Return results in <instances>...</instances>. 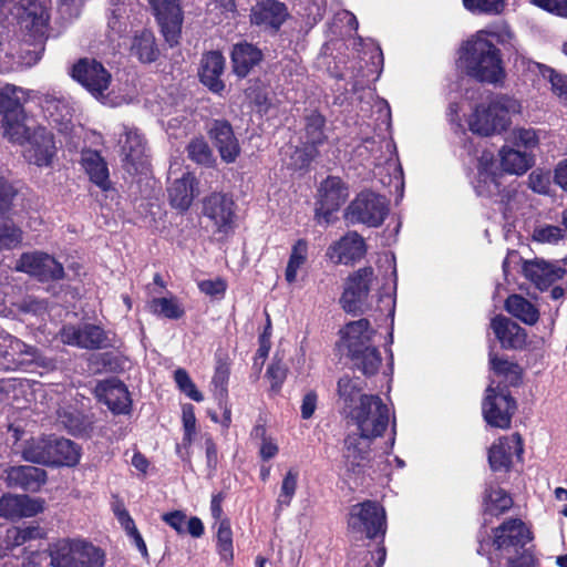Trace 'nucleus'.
<instances>
[{
  "label": "nucleus",
  "mask_w": 567,
  "mask_h": 567,
  "mask_svg": "<svg viewBox=\"0 0 567 567\" xmlns=\"http://www.w3.org/2000/svg\"><path fill=\"white\" fill-rule=\"evenodd\" d=\"M53 567H103L104 553L82 539H61L51 550Z\"/></svg>",
  "instance_id": "nucleus-8"
},
{
  "label": "nucleus",
  "mask_w": 567,
  "mask_h": 567,
  "mask_svg": "<svg viewBox=\"0 0 567 567\" xmlns=\"http://www.w3.org/2000/svg\"><path fill=\"white\" fill-rule=\"evenodd\" d=\"M481 30L463 43L458 52V64L464 72L480 82L497 83L504 76L501 51Z\"/></svg>",
  "instance_id": "nucleus-2"
},
{
  "label": "nucleus",
  "mask_w": 567,
  "mask_h": 567,
  "mask_svg": "<svg viewBox=\"0 0 567 567\" xmlns=\"http://www.w3.org/2000/svg\"><path fill=\"white\" fill-rule=\"evenodd\" d=\"M33 367L53 369L52 360L42 357L38 350L10 336L0 334V369L6 371L32 370Z\"/></svg>",
  "instance_id": "nucleus-9"
},
{
  "label": "nucleus",
  "mask_w": 567,
  "mask_h": 567,
  "mask_svg": "<svg viewBox=\"0 0 567 567\" xmlns=\"http://www.w3.org/2000/svg\"><path fill=\"white\" fill-rule=\"evenodd\" d=\"M386 551L382 544H378L374 550H364L362 557L351 559L352 567H382L385 560Z\"/></svg>",
  "instance_id": "nucleus-56"
},
{
  "label": "nucleus",
  "mask_w": 567,
  "mask_h": 567,
  "mask_svg": "<svg viewBox=\"0 0 567 567\" xmlns=\"http://www.w3.org/2000/svg\"><path fill=\"white\" fill-rule=\"evenodd\" d=\"M204 215L214 223L218 233L228 234L234 227L235 203L226 194H212L204 202Z\"/></svg>",
  "instance_id": "nucleus-22"
},
{
  "label": "nucleus",
  "mask_w": 567,
  "mask_h": 567,
  "mask_svg": "<svg viewBox=\"0 0 567 567\" xmlns=\"http://www.w3.org/2000/svg\"><path fill=\"white\" fill-rule=\"evenodd\" d=\"M16 269L27 272L40 281L58 280L64 275L63 266L44 252L23 254L18 260Z\"/></svg>",
  "instance_id": "nucleus-20"
},
{
  "label": "nucleus",
  "mask_w": 567,
  "mask_h": 567,
  "mask_svg": "<svg viewBox=\"0 0 567 567\" xmlns=\"http://www.w3.org/2000/svg\"><path fill=\"white\" fill-rule=\"evenodd\" d=\"M381 336L370 326V321H349L340 330L338 349L344 352L352 365L365 375L378 372L381 355L377 349Z\"/></svg>",
  "instance_id": "nucleus-3"
},
{
  "label": "nucleus",
  "mask_w": 567,
  "mask_h": 567,
  "mask_svg": "<svg viewBox=\"0 0 567 567\" xmlns=\"http://www.w3.org/2000/svg\"><path fill=\"white\" fill-rule=\"evenodd\" d=\"M10 2H13L10 13L16 19L21 32L24 33V41H30L33 47L21 51V62L27 66H32L41 59L44 50L43 41L49 22V0H10Z\"/></svg>",
  "instance_id": "nucleus-4"
},
{
  "label": "nucleus",
  "mask_w": 567,
  "mask_h": 567,
  "mask_svg": "<svg viewBox=\"0 0 567 567\" xmlns=\"http://www.w3.org/2000/svg\"><path fill=\"white\" fill-rule=\"evenodd\" d=\"M261 51L255 45L247 42L236 44L231 51L234 72L245 78L261 61Z\"/></svg>",
  "instance_id": "nucleus-41"
},
{
  "label": "nucleus",
  "mask_w": 567,
  "mask_h": 567,
  "mask_svg": "<svg viewBox=\"0 0 567 567\" xmlns=\"http://www.w3.org/2000/svg\"><path fill=\"white\" fill-rule=\"evenodd\" d=\"M362 390L363 382L360 378L343 375L338 380V400L347 416H349L350 410L355 409L360 404V398L365 395L362 393Z\"/></svg>",
  "instance_id": "nucleus-38"
},
{
  "label": "nucleus",
  "mask_w": 567,
  "mask_h": 567,
  "mask_svg": "<svg viewBox=\"0 0 567 567\" xmlns=\"http://www.w3.org/2000/svg\"><path fill=\"white\" fill-rule=\"evenodd\" d=\"M519 68L534 82L536 80L539 81L540 79L545 80L547 78V75L550 74L549 72L551 69L545 64L528 60L526 58L520 59Z\"/></svg>",
  "instance_id": "nucleus-62"
},
{
  "label": "nucleus",
  "mask_w": 567,
  "mask_h": 567,
  "mask_svg": "<svg viewBox=\"0 0 567 567\" xmlns=\"http://www.w3.org/2000/svg\"><path fill=\"white\" fill-rule=\"evenodd\" d=\"M2 134L10 142L23 145L32 130L25 125V114L1 116Z\"/></svg>",
  "instance_id": "nucleus-46"
},
{
  "label": "nucleus",
  "mask_w": 567,
  "mask_h": 567,
  "mask_svg": "<svg viewBox=\"0 0 567 567\" xmlns=\"http://www.w3.org/2000/svg\"><path fill=\"white\" fill-rule=\"evenodd\" d=\"M365 252L364 239L358 233L349 231L328 248L327 256L336 264L348 265L361 259Z\"/></svg>",
  "instance_id": "nucleus-28"
},
{
  "label": "nucleus",
  "mask_w": 567,
  "mask_h": 567,
  "mask_svg": "<svg viewBox=\"0 0 567 567\" xmlns=\"http://www.w3.org/2000/svg\"><path fill=\"white\" fill-rule=\"evenodd\" d=\"M482 411L488 425L508 429L516 411V402L504 388L499 384L495 388L492 381L486 389Z\"/></svg>",
  "instance_id": "nucleus-13"
},
{
  "label": "nucleus",
  "mask_w": 567,
  "mask_h": 567,
  "mask_svg": "<svg viewBox=\"0 0 567 567\" xmlns=\"http://www.w3.org/2000/svg\"><path fill=\"white\" fill-rule=\"evenodd\" d=\"M350 533L362 538H382L386 532L384 508L377 502L365 501L351 506L348 519Z\"/></svg>",
  "instance_id": "nucleus-10"
},
{
  "label": "nucleus",
  "mask_w": 567,
  "mask_h": 567,
  "mask_svg": "<svg viewBox=\"0 0 567 567\" xmlns=\"http://www.w3.org/2000/svg\"><path fill=\"white\" fill-rule=\"evenodd\" d=\"M58 422L73 435H80L91 429L92 421L73 406H61L56 410Z\"/></svg>",
  "instance_id": "nucleus-45"
},
{
  "label": "nucleus",
  "mask_w": 567,
  "mask_h": 567,
  "mask_svg": "<svg viewBox=\"0 0 567 567\" xmlns=\"http://www.w3.org/2000/svg\"><path fill=\"white\" fill-rule=\"evenodd\" d=\"M147 2L161 25L166 42L171 47L177 44L184 20L181 0H147Z\"/></svg>",
  "instance_id": "nucleus-18"
},
{
  "label": "nucleus",
  "mask_w": 567,
  "mask_h": 567,
  "mask_svg": "<svg viewBox=\"0 0 567 567\" xmlns=\"http://www.w3.org/2000/svg\"><path fill=\"white\" fill-rule=\"evenodd\" d=\"M563 237L561 228L554 225H539L533 231V239L542 244H557Z\"/></svg>",
  "instance_id": "nucleus-58"
},
{
  "label": "nucleus",
  "mask_w": 567,
  "mask_h": 567,
  "mask_svg": "<svg viewBox=\"0 0 567 567\" xmlns=\"http://www.w3.org/2000/svg\"><path fill=\"white\" fill-rule=\"evenodd\" d=\"M208 135L221 159L234 163L240 153V146L231 125L225 120H214L209 123Z\"/></svg>",
  "instance_id": "nucleus-26"
},
{
  "label": "nucleus",
  "mask_w": 567,
  "mask_h": 567,
  "mask_svg": "<svg viewBox=\"0 0 567 567\" xmlns=\"http://www.w3.org/2000/svg\"><path fill=\"white\" fill-rule=\"evenodd\" d=\"M40 105L49 120L59 132L69 134L73 128V109L64 97L44 95Z\"/></svg>",
  "instance_id": "nucleus-29"
},
{
  "label": "nucleus",
  "mask_w": 567,
  "mask_h": 567,
  "mask_svg": "<svg viewBox=\"0 0 567 567\" xmlns=\"http://www.w3.org/2000/svg\"><path fill=\"white\" fill-rule=\"evenodd\" d=\"M188 156L196 163L208 165L212 163V151L208 144L202 140L197 138L189 143L187 146Z\"/></svg>",
  "instance_id": "nucleus-59"
},
{
  "label": "nucleus",
  "mask_w": 567,
  "mask_h": 567,
  "mask_svg": "<svg viewBox=\"0 0 567 567\" xmlns=\"http://www.w3.org/2000/svg\"><path fill=\"white\" fill-rule=\"evenodd\" d=\"M60 337L63 343L86 349L103 348L107 340L103 329L95 324L65 326Z\"/></svg>",
  "instance_id": "nucleus-24"
},
{
  "label": "nucleus",
  "mask_w": 567,
  "mask_h": 567,
  "mask_svg": "<svg viewBox=\"0 0 567 567\" xmlns=\"http://www.w3.org/2000/svg\"><path fill=\"white\" fill-rule=\"evenodd\" d=\"M374 281L371 267H364L351 275L346 284L340 302L344 311L352 316L363 312L365 300Z\"/></svg>",
  "instance_id": "nucleus-17"
},
{
  "label": "nucleus",
  "mask_w": 567,
  "mask_h": 567,
  "mask_svg": "<svg viewBox=\"0 0 567 567\" xmlns=\"http://www.w3.org/2000/svg\"><path fill=\"white\" fill-rule=\"evenodd\" d=\"M133 6L134 0H109L107 25L112 41L115 37L122 38L126 33Z\"/></svg>",
  "instance_id": "nucleus-35"
},
{
  "label": "nucleus",
  "mask_w": 567,
  "mask_h": 567,
  "mask_svg": "<svg viewBox=\"0 0 567 567\" xmlns=\"http://www.w3.org/2000/svg\"><path fill=\"white\" fill-rule=\"evenodd\" d=\"M550 74L545 79L550 83L551 91L560 100L567 101V76L550 69Z\"/></svg>",
  "instance_id": "nucleus-64"
},
{
  "label": "nucleus",
  "mask_w": 567,
  "mask_h": 567,
  "mask_svg": "<svg viewBox=\"0 0 567 567\" xmlns=\"http://www.w3.org/2000/svg\"><path fill=\"white\" fill-rule=\"evenodd\" d=\"M225 59L221 53L212 51L206 53L200 63L199 78L202 83L214 93H220L225 84L220 76L224 72Z\"/></svg>",
  "instance_id": "nucleus-33"
},
{
  "label": "nucleus",
  "mask_w": 567,
  "mask_h": 567,
  "mask_svg": "<svg viewBox=\"0 0 567 567\" xmlns=\"http://www.w3.org/2000/svg\"><path fill=\"white\" fill-rule=\"evenodd\" d=\"M154 313L167 319H178L184 316V306L177 297L169 293L165 297L155 298L152 301Z\"/></svg>",
  "instance_id": "nucleus-51"
},
{
  "label": "nucleus",
  "mask_w": 567,
  "mask_h": 567,
  "mask_svg": "<svg viewBox=\"0 0 567 567\" xmlns=\"http://www.w3.org/2000/svg\"><path fill=\"white\" fill-rule=\"evenodd\" d=\"M35 96L34 92H29L22 87L6 84L0 90V115H12L23 113L22 104Z\"/></svg>",
  "instance_id": "nucleus-42"
},
{
  "label": "nucleus",
  "mask_w": 567,
  "mask_h": 567,
  "mask_svg": "<svg viewBox=\"0 0 567 567\" xmlns=\"http://www.w3.org/2000/svg\"><path fill=\"white\" fill-rule=\"evenodd\" d=\"M309 258V245L305 239H298L291 247L285 269V280L288 285L298 281L299 274L306 267Z\"/></svg>",
  "instance_id": "nucleus-44"
},
{
  "label": "nucleus",
  "mask_w": 567,
  "mask_h": 567,
  "mask_svg": "<svg viewBox=\"0 0 567 567\" xmlns=\"http://www.w3.org/2000/svg\"><path fill=\"white\" fill-rule=\"evenodd\" d=\"M524 277L539 290H546L566 275V269L558 261H547L540 258L524 260L522 265Z\"/></svg>",
  "instance_id": "nucleus-21"
},
{
  "label": "nucleus",
  "mask_w": 567,
  "mask_h": 567,
  "mask_svg": "<svg viewBox=\"0 0 567 567\" xmlns=\"http://www.w3.org/2000/svg\"><path fill=\"white\" fill-rule=\"evenodd\" d=\"M174 380L178 389L189 399L196 402H202L204 400L203 394L197 390L195 383L192 381L186 370L177 369L174 372Z\"/></svg>",
  "instance_id": "nucleus-57"
},
{
  "label": "nucleus",
  "mask_w": 567,
  "mask_h": 567,
  "mask_svg": "<svg viewBox=\"0 0 567 567\" xmlns=\"http://www.w3.org/2000/svg\"><path fill=\"white\" fill-rule=\"evenodd\" d=\"M348 417L359 431L346 439L344 457L349 467L354 471L367 460L371 440L381 436L388 427L390 410L378 395H364L360 398V404L349 411Z\"/></svg>",
  "instance_id": "nucleus-1"
},
{
  "label": "nucleus",
  "mask_w": 567,
  "mask_h": 567,
  "mask_svg": "<svg viewBox=\"0 0 567 567\" xmlns=\"http://www.w3.org/2000/svg\"><path fill=\"white\" fill-rule=\"evenodd\" d=\"M64 390L65 386L59 383L44 385L28 379H0V403L22 410L33 402L49 404L48 396L52 400L53 394H60Z\"/></svg>",
  "instance_id": "nucleus-7"
},
{
  "label": "nucleus",
  "mask_w": 567,
  "mask_h": 567,
  "mask_svg": "<svg viewBox=\"0 0 567 567\" xmlns=\"http://www.w3.org/2000/svg\"><path fill=\"white\" fill-rule=\"evenodd\" d=\"M463 3L474 13H498L504 7L503 0H463Z\"/></svg>",
  "instance_id": "nucleus-60"
},
{
  "label": "nucleus",
  "mask_w": 567,
  "mask_h": 567,
  "mask_svg": "<svg viewBox=\"0 0 567 567\" xmlns=\"http://www.w3.org/2000/svg\"><path fill=\"white\" fill-rule=\"evenodd\" d=\"M45 481V471L31 465L12 466L6 472V482L13 488L37 492Z\"/></svg>",
  "instance_id": "nucleus-32"
},
{
  "label": "nucleus",
  "mask_w": 567,
  "mask_h": 567,
  "mask_svg": "<svg viewBox=\"0 0 567 567\" xmlns=\"http://www.w3.org/2000/svg\"><path fill=\"white\" fill-rule=\"evenodd\" d=\"M71 78L81 84L93 97L107 106H120L132 101L128 94H116L109 90L112 75L97 60L82 58L70 70Z\"/></svg>",
  "instance_id": "nucleus-6"
},
{
  "label": "nucleus",
  "mask_w": 567,
  "mask_h": 567,
  "mask_svg": "<svg viewBox=\"0 0 567 567\" xmlns=\"http://www.w3.org/2000/svg\"><path fill=\"white\" fill-rule=\"evenodd\" d=\"M80 457L81 450L74 442L53 436L49 466H75Z\"/></svg>",
  "instance_id": "nucleus-40"
},
{
  "label": "nucleus",
  "mask_w": 567,
  "mask_h": 567,
  "mask_svg": "<svg viewBox=\"0 0 567 567\" xmlns=\"http://www.w3.org/2000/svg\"><path fill=\"white\" fill-rule=\"evenodd\" d=\"M520 112L522 104L517 99L497 95L476 105L468 117V127L481 136L499 134L511 125V116Z\"/></svg>",
  "instance_id": "nucleus-5"
},
{
  "label": "nucleus",
  "mask_w": 567,
  "mask_h": 567,
  "mask_svg": "<svg viewBox=\"0 0 567 567\" xmlns=\"http://www.w3.org/2000/svg\"><path fill=\"white\" fill-rule=\"evenodd\" d=\"M349 186L339 176H328L318 186L316 215L326 224L330 223L331 215L347 202Z\"/></svg>",
  "instance_id": "nucleus-16"
},
{
  "label": "nucleus",
  "mask_w": 567,
  "mask_h": 567,
  "mask_svg": "<svg viewBox=\"0 0 567 567\" xmlns=\"http://www.w3.org/2000/svg\"><path fill=\"white\" fill-rule=\"evenodd\" d=\"M40 535L38 527H12L7 530V542L12 546H20L27 540L37 538Z\"/></svg>",
  "instance_id": "nucleus-61"
},
{
  "label": "nucleus",
  "mask_w": 567,
  "mask_h": 567,
  "mask_svg": "<svg viewBox=\"0 0 567 567\" xmlns=\"http://www.w3.org/2000/svg\"><path fill=\"white\" fill-rule=\"evenodd\" d=\"M389 208L386 199L372 192H361L348 205L344 219L348 224H362L379 227L385 219Z\"/></svg>",
  "instance_id": "nucleus-11"
},
{
  "label": "nucleus",
  "mask_w": 567,
  "mask_h": 567,
  "mask_svg": "<svg viewBox=\"0 0 567 567\" xmlns=\"http://www.w3.org/2000/svg\"><path fill=\"white\" fill-rule=\"evenodd\" d=\"M512 497L499 487H488L483 498L484 514L498 516L511 508Z\"/></svg>",
  "instance_id": "nucleus-49"
},
{
  "label": "nucleus",
  "mask_w": 567,
  "mask_h": 567,
  "mask_svg": "<svg viewBox=\"0 0 567 567\" xmlns=\"http://www.w3.org/2000/svg\"><path fill=\"white\" fill-rule=\"evenodd\" d=\"M299 471L290 468L284 476L280 491L277 497V505L279 507L290 506L298 487Z\"/></svg>",
  "instance_id": "nucleus-53"
},
{
  "label": "nucleus",
  "mask_w": 567,
  "mask_h": 567,
  "mask_svg": "<svg viewBox=\"0 0 567 567\" xmlns=\"http://www.w3.org/2000/svg\"><path fill=\"white\" fill-rule=\"evenodd\" d=\"M195 177L189 172H184L181 177L172 182L167 192L171 205L177 209L186 210L195 196Z\"/></svg>",
  "instance_id": "nucleus-39"
},
{
  "label": "nucleus",
  "mask_w": 567,
  "mask_h": 567,
  "mask_svg": "<svg viewBox=\"0 0 567 567\" xmlns=\"http://www.w3.org/2000/svg\"><path fill=\"white\" fill-rule=\"evenodd\" d=\"M524 452L523 440L518 433L501 437L488 451V462L493 471H508L514 457L520 458Z\"/></svg>",
  "instance_id": "nucleus-23"
},
{
  "label": "nucleus",
  "mask_w": 567,
  "mask_h": 567,
  "mask_svg": "<svg viewBox=\"0 0 567 567\" xmlns=\"http://www.w3.org/2000/svg\"><path fill=\"white\" fill-rule=\"evenodd\" d=\"M43 501L28 495H3L0 498V517L16 519L31 517L43 511Z\"/></svg>",
  "instance_id": "nucleus-31"
},
{
  "label": "nucleus",
  "mask_w": 567,
  "mask_h": 567,
  "mask_svg": "<svg viewBox=\"0 0 567 567\" xmlns=\"http://www.w3.org/2000/svg\"><path fill=\"white\" fill-rule=\"evenodd\" d=\"M287 17L284 3L275 0H265L257 3L251 10V22L257 25L278 30Z\"/></svg>",
  "instance_id": "nucleus-34"
},
{
  "label": "nucleus",
  "mask_w": 567,
  "mask_h": 567,
  "mask_svg": "<svg viewBox=\"0 0 567 567\" xmlns=\"http://www.w3.org/2000/svg\"><path fill=\"white\" fill-rule=\"evenodd\" d=\"M497 163L494 153L484 150L477 158L476 174L472 179V186L480 197L494 198L499 197L503 203L505 199L509 202L511 190L502 189Z\"/></svg>",
  "instance_id": "nucleus-12"
},
{
  "label": "nucleus",
  "mask_w": 567,
  "mask_h": 567,
  "mask_svg": "<svg viewBox=\"0 0 567 567\" xmlns=\"http://www.w3.org/2000/svg\"><path fill=\"white\" fill-rule=\"evenodd\" d=\"M96 398L116 414L128 413L131 399L124 383L117 379L101 381L95 386Z\"/></svg>",
  "instance_id": "nucleus-27"
},
{
  "label": "nucleus",
  "mask_w": 567,
  "mask_h": 567,
  "mask_svg": "<svg viewBox=\"0 0 567 567\" xmlns=\"http://www.w3.org/2000/svg\"><path fill=\"white\" fill-rule=\"evenodd\" d=\"M229 379V363L227 360L218 358L213 375L212 384L215 398L218 401L226 400L227 384Z\"/></svg>",
  "instance_id": "nucleus-54"
},
{
  "label": "nucleus",
  "mask_w": 567,
  "mask_h": 567,
  "mask_svg": "<svg viewBox=\"0 0 567 567\" xmlns=\"http://www.w3.org/2000/svg\"><path fill=\"white\" fill-rule=\"evenodd\" d=\"M12 196V187L0 178V250L12 249L21 241V231L3 216L10 207Z\"/></svg>",
  "instance_id": "nucleus-30"
},
{
  "label": "nucleus",
  "mask_w": 567,
  "mask_h": 567,
  "mask_svg": "<svg viewBox=\"0 0 567 567\" xmlns=\"http://www.w3.org/2000/svg\"><path fill=\"white\" fill-rule=\"evenodd\" d=\"M326 118L318 112H311L306 117L305 134L306 143L313 147L321 145L326 142L327 135L324 133Z\"/></svg>",
  "instance_id": "nucleus-50"
},
{
  "label": "nucleus",
  "mask_w": 567,
  "mask_h": 567,
  "mask_svg": "<svg viewBox=\"0 0 567 567\" xmlns=\"http://www.w3.org/2000/svg\"><path fill=\"white\" fill-rule=\"evenodd\" d=\"M217 546L224 560L233 558V532L227 518L220 519L217 528Z\"/></svg>",
  "instance_id": "nucleus-55"
},
{
  "label": "nucleus",
  "mask_w": 567,
  "mask_h": 567,
  "mask_svg": "<svg viewBox=\"0 0 567 567\" xmlns=\"http://www.w3.org/2000/svg\"><path fill=\"white\" fill-rule=\"evenodd\" d=\"M23 147V157L29 164L40 168L53 166L58 147L51 131L43 126L34 127L32 133L28 135Z\"/></svg>",
  "instance_id": "nucleus-14"
},
{
  "label": "nucleus",
  "mask_w": 567,
  "mask_h": 567,
  "mask_svg": "<svg viewBox=\"0 0 567 567\" xmlns=\"http://www.w3.org/2000/svg\"><path fill=\"white\" fill-rule=\"evenodd\" d=\"M318 152L316 147L308 145L306 147H296L293 153L291 154L290 165L295 169H302L307 167L313 158L317 156Z\"/></svg>",
  "instance_id": "nucleus-63"
},
{
  "label": "nucleus",
  "mask_w": 567,
  "mask_h": 567,
  "mask_svg": "<svg viewBox=\"0 0 567 567\" xmlns=\"http://www.w3.org/2000/svg\"><path fill=\"white\" fill-rule=\"evenodd\" d=\"M530 540V532L520 519L504 522L494 530L493 546L498 550L517 551Z\"/></svg>",
  "instance_id": "nucleus-25"
},
{
  "label": "nucleus",
  "mask_w": 567,
  "mask_h": 567,
  "mask_svg": "<svg viewBox=\"0 0 567 567\" xmlns=\"http://www.w3.org/2000/svg\"><path fill=\"white\" fill-rule=\"evenodd\" d=\"M492 329L503 348L519 349L526 342V332L517 321H492Z\"/></svg>",
  "instance_id": "nucleus-43"
},
{
  "label": "nucleus",
  "mask_w": 567,
  "mask_h": 567,
  "mask_svg": "<svg viewBox=\"0 0 567 567\" xmlns=\"http://www.w3.org/2000/svg\"><path fill=\"white\" fill-rule=\"evenodd\" d=\"M81 165L89 178L102 190L111 187L109 167L104 158L96 151L85 150L81 154Z\"/></svg>",
  "instance_id": "nucleus-36"
},
{
  "label": "nucleus",
  "mask_w": 567,
  "mask_h": 567,
  "mask_svg": "<svg viewBox=\"0 0 567 567\" xmlns=\"http://www.w3.org/2000/svg\"><path fill=\"white\" fill-rule=\"evenodd\" d=\"M130 54L142 63L154 62L159 54L154 33L148 29L136 31L130 42Z\"/></svg>",
  "instance_id": "nucleus-37"
},
{
  "label": "nucleus",
  "mask_w": 567,
  "mask_h": 567,
  "mask_svg": "<svg viewBox=\"0 0 567 567\" xmlns=\"http://www.w3.org/2000/svg\"><path fill=\"white\" fill-rule=\"evenodd\" d=\"M499 156L501 165L508 174L522 175L532 166V157L526 152L503 147Z\"/></svg>",
  "instance_id": "nucleus-48"
},
{
  "label": "nucleus",
  "mask_w": 567,
  "mask_h": 567,
  "mask_svg": "<svg viewBox=\"0 0 567 567\" xmlns=\"http://www.w3.org/2000/svg\"><path fill=\"white\" fill-rule=\"evenodd\" d=\"M489 365L493 373L501 378L499 383H503L504 388L519 384L522 380V369L518 364L489 353Z\"/></svg>",
  "instance_id": "nucleus-47"
},
{
  "label": "nucleus",
  "mask_w": 567,
  "mask_h": 567,
  "mask_svg": "<svg viewBox=\"0 0 567 567\" xmlns=\"http://www.w3.org/2000/svg\"><path fill=\"white\" fill-rule=\"evenodd\" d=\"M118 145L124 169L130 174L144 173L148 164L144 136L136 128L123 125Z\"/></svg>",
  "instance_id": "nucleus-15"
},
{
  "label": "nucleus",
  "mask_w": 567,
  "mask_h": 567,
  "mask_svg": "<svg viewBox=\"0 0 567 567\" xmlns=\"http://www.w3.org/2000/svg\"><path fill=\"white\" fill-rule=\"evenodd\" d=\"M505 308L515 319H537L538 311L535 306L520 295H511Z\"/></svg>",
  "instance_id": "nucleus-52"
},
{
  "label": "nucleus",
  "mask_w": 567,
  "mask_h": 567,
  "mask_svg": "<svg viewBox=\"0 0 567 567\" xmlns=\"http://www.w3.org/2000/svg\"><path fill=\"white\" fill-rule=\"evenodd\" d=\"M9 433L17 445V450L21 452L25 461L49 466L53 436L24 440L25 432L18 424H11L9 426Z\"/></svg>",
  "instance_id": "nucleus-19"
}]
</instances>
